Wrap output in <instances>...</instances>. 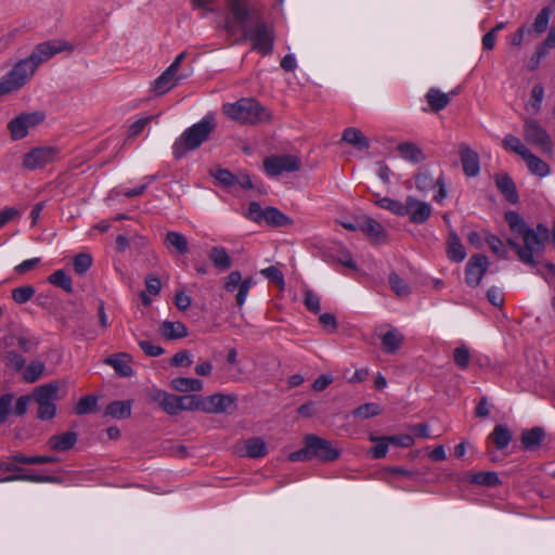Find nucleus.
<instances>
[{
    "mask_svg": "<svg viewBox=\"0 0 555 555\" xmlns=\"http://www.w3.org/2000/svg\"><path fill=\"white\" fill-rule=\"evenodd\" d=\"M245 454L250 459L263 457L268 450L262 438L256 437L245 441Z\"/></svg>",
    "mask_w": 555,
    "mask_h": 555,
    "instance_id": "nucleus-39",
    "label": "nucleus"
},
{
    "mask_svg": "<svg viewBox=\"0 0 555 555\" xmlns=\"http://www.w3.org/2000/svg\"><path fill=\"white\" fill-rule=\"evenodd\" d=\"M437 184V179L433 175L425 170L415 176V186L420 192H428Z\"/></svg>",
    "mask_w": 555,
    "mask_h": 555,
    "instance_id": "nucleus-49",
    "label": "nucleus"
},
{
    "mask_svg": "<svg viewBox=\"0 0 555 555\" xmlns=\"http://www.w3.org/2000/svg\"><path fill=\"white\" fill-rule=\"evenodd\" d=\"M472 482L479 486H498L500 483V478L494 472H481L477 473L472 477Z\"/></svg>",
    "mask_w": 555,
    "mask_h": 555,
    "instance_id": "nucleus-50",
    "label": "nucleus"
},
{
    "mask_svg": "<svg viewBox=\"0 0 555 555\" xmlns=\"http://www.w3.org/2000/svg\"><path fill=\"white\" fill-rule=\"evenodd\" d=\"M485 241L487 242L489 248L491 249V251L494 255H496L499 258H502V259L507 258L508 249L500 237L486 232Z\"/></svg>",
    "mask_w": 555,
    "mask_h": 555,
    "instance_id": "nucleus-42",
    "label": "nucleus"
},
{
    "mask_svg": "<svg viewBox=\"0 0 555 555\" xmlns=\"http://www.w3.org/2000/svg\"><path fill=\"white\" fill-rule=\"evenodd\" d=\"M304 442H305V447L302 449L289 453L288 460L291 462H306V461L312 460L311 451L309 450L308 441H307L306 437H305Z\"/></svg>",
    "mask_w": 555,
    "mask_h": 555,
    "instance_id": "nucleus-60",
    "label": "nucleus"
},
{
    "mask_svg": "<svg viewBox=\"0 0 555 555\" xmlns=\"http://www.w3.org/2000/svg\"><path fill=\"white\" fill-rule=\"evenodd\" d=\"M92 264V258L89 254H78L73 261L74 269L79 275L85 274Z\"/></svg>",
    "mask_w": 555,
    "mask_h": 555,
    "instance_id": "nucleus-56",
    "label": "nucleus"
},
{
    "mask_svg": "<svg viewBox=\"0 0 555 555\" xmlns=\"http://www.w3.org/2000/svg\"><path fill=\"white\" fill-rule=\"evenodd\" d=\"M551 13L552 11L548 7L543 8L535 16L532 26L529 27L531 33L533 31L537 35L543 34L547 29Z\"/></svg>",
    "mask_w": 555,
    "mask_h": 555,
    "instance_id": "nucleus-46",
    "label": "nucleus"
},
{
    "mask_svg": "<svg viewBox=\"0 0 555 555\" xmlns=\"http://www.w3.org/2000/svg\"><path fill=\"white\" fill-rule=\"evenodd\" d=\"M254 285V280L251 276L246 279L242 278V273L240 271H232L224 280L223 287L227 292L233 293L237 291L235 296V301L238 307H242L246 298L248 296L250 287Z\"/></svg>",
    "mask_w": 555,
    "mask_h": 555,
    "instance_id": "nucleus-14",
    "label": "nucleus"
},
{
    "mask_svg": "<svg viewBox=\"0 0 555 555\" xmlns=\"http://www.w3.org/2000/svg\"><path fill=\"white\" fill-rule=\"evenodd\" d=\"M498 450L505 449L512 441V433L505 425H496L489 436Z\"/></svg>",
    "mask_w": 555,
    "mask_h": 555,
    "instance_id": "nucleus-36",
    "label": "nucleus"
},
{
    "mask_svg": "<svg viewBox=\"0 0 555 555\" xmlns=\"http://www.w3.org/2000/svg\"><path fill=\"white\" fill-rule=\"evenodd\" d=\"M171 387L180 392L201 391L203 389V382L190 377H177L171 380Z\"/></svg>",
    "mask_w": 555,
    "mask_h": 555,
    "instance_id": "nucleus-37",
    "label": "nucleus"
},
{
    "mask_svg": "<svg viewBox=\"0 0 555 555\" xmlns=\"http://www.w3.org/2000/svg\"><path fill=\"white\" fill-rule=\"evenodd\" d=\"M78 435L75 431H67L61 435H53L48 440V446L54 451H68L76 444Z\"/></svg>",
    "mask_w": 555,
    "mask_h": 555,
    "instance_id": "nucleus-27",
    "label": "nucleus"
},
{
    "mask_svg": "<svg viewBox=\"0 0 555 555\" xmlns=\"http://www.w3.org/2000/svg\"><path fill=\"white\" fill-rule=\"evenodd\" d=\"M151 400L158 403L162 410L171 416L180 413L178 395L169 393L164 390H155L151 395Z\"/></svg>",
    "mask_w": 555,
    "mask_h": 555,
    "instance_id": "nucleus-20",
    "label": "nucleus"
},
{
    "mask_svg": "<svg viewBox=\"0 0 555 555\" xmlns=\"http://www.w3.org/2000/svg\"><path fill=\"white\" fill-rule=\"evenodd\" d=\"M495 185L498 190L505 196V198L512 203L516 204L518 201V194L516 185L513 179L505 172L498 173L495 176Z\"/></svg>",
    "mask_w": 555,
    "mask_h": 555,
    "instance_id": "nucleus-26",
    "label": "nucleus"
},
{
    "mask_svg": "<svg viewBox=\"0 0 555 555\" xmlns=\"http://www.w3.org/2000/svg\"><path fill=\"white\" fill-rule=\"evenodd\" d=\"M375 205L382 209L389 210L396 216L404 217V203L390 197H382L375 202Z\"/></svg>",
    "mask_w": 555,
    "mask_h": 555,
    "instance_id": "nucleus-45",
    "label": "nucleus"
},
{
    "mask_svg": "<svg viewBox=\"0 0 555 555\" xmlns=\"http://www.w3.org/2000/svg\"><path fill=\"white\" fill-rule=\"evenodd\" d=\"M66 50H72V46L68 42L63 40H49L38 43L27 59L38 68L40 64Z\"/></svg>",
    "mask_w": 555,
    "mask_h": 555,
    "instance_id": "nucleus-11",
    "label": "nucleus"
},
{
    "mask_svg": "<svg viewBox=\"0 0 555 555\" xmlns=\"http://www.w3.org/2000/svg\"><path fill=\"white\" fill-rule=\"evenodd\" d=\"M446 251L448 258L453 262H462L466 257L465 247L454 230L449 231Z\"/></svg>",
    "mask_w": 555,
    "mask_h": 555,
    "instance_id": "nucleus-24",
    "label": "nucleus"
},
{
    "mask_svg": "<svg viewBox=\"0 0 555 555\" xmlns=\"http://www.w3.org/2000/svg\"><path fill=\"white\" fill-rule=\"evenodd\" d=\"M208 257L212 264L220 271H227L232 266V260L224 247L214 246L209 250Z\"/></svg>",
    "mask_w": 555,
    "mask_h": 555,
    "instance_id": "nucleus-31",
    "label": "nucleus"
},
{
    "mask_svg": "<svg viewBox=\"0 0 555 555\" xmlns=\"http://www.w3.org/2000/svg\"><path fill=\"white\" fill-rule=\"evenodd\" d=\"M453 361L460 370H467L470 362V351L466 345H461L453 350Z\"/></svg>",
    "mask_w": 555,
    "mask_h": 555,
    "instance_id": "nucleus-48",
    "label": "nucleus"
},
{
    "mask_svg": "<svg viewBox=\"0 0 555 555\" xmlns=\"http://www.w3.org/2000/svg\"><path fill=\"white\" fill-rule=\"evenodd\" d=\"M245 216L256 223L266 222L272 227H284L292 223V220L278 208L269 206L263 209L257 202L249 204Z\"/></svg>",
    "mask_w": 555,
    "mask_h": 555,
    "instance_id": "nucleus-7",
    "label": "nucleus"
},
{
    "mask_svg": "<svg viewBox=\"0 0 555 555\" xmlns=\"http://www.w3.org/2000/svg\"><path fill=\"white\" fill-rule=\"evenodd\" d=\"M301 168V160L296 155H273L264 158V172L272 178L279 177L286 172H296Z\"/></svg>",
    "mask_w": 555,
    "mask_h": 555,
    "instance_id": "nucleus-8",
    "label": "nucleus"
},
{
    "mask_svg": "<svg viewBox=\"0 0 555 555\" xmlns=\"http://www.w3.org/2000/svg\"><path fill=\"white\" fill-rule=\"evenodd\" d=\"M214 177L216 180H218L221 184L225 186H233L236 184V176H234L230 170L228 169H218Z\"/></svg>",
    "mask_w": 555,
    "mask_h": 555,
    "instance_id": "nucleus-61",
    "label": "nucleus"
},
{
    "mask_svg": "<svg viewBox=\"0 0 555 555\" xmlns=\"http://www.w3.org/2000/svg\"><path fill=\"white\" fill-rule=\"evenodd\" d=\"M369 440L371 442H374L375 446L371 449L370 454L373 459H384L388 452L389 441L387 439V436H375L371 434L369 436Z\"/></svg>",
    "mask_w": 555,
    "mask_h": 555,
    "instance_id": "nucleus-40",
    "label": "nucleus"
},
{
    "mask_svg": "<svg viewBox=\"0 0 555 555\" xmlns=\"http://www.w3.org/2000/svg\"><path fill=\"white\" fill-rule=\"evenodd\" d=\"M489 267L485 255H473L465 267V282L468 286L476 287L480 284Z\"/></svg>",
    "mask_w": 555,
    "mask_h": 555,
    "instance_id": "nucleus-16",
    "label": "nucleus"
},
{
    "mask_svg": "<svg viewBox=\"0 0 555 555\" xmlns=\"http://www.w3.org/2000/svg\"><path fill=\"white\" fill-rule=\"evenodd\" d=\"M201 396L183 395L178 396V405L180 412L182 411H199Z\"/></svg>",
    "mask_w": 555,
    "mask_h": 555,
    "instance_id": "nucleus-52",
    "label": "nucleus"
},
{
    "mask_svg": "<svg viewBox=\"0 0 555 555\" xmlns=\"http://www.w3.org/2000/svg\"><path fill=\"white\" fill-rule=\"evenodd\" d=\"M382 413V408L379 404L377 403H374V402H370V403H364L358 408H356L351 414L354 416V417H358V418H361V420H366V418H370V417H374V416H377Z\"/></svg>",
    "mask_w": 555,
    "mask_h": 555,
    "instance_id": "nucleus-44",
    "label": "nucleus"
},
{
    "mask_svg": "<svg viewBox=\"0 0 555 555\" xmlns=\"http://www.w3.org/2000/svg\"><path fill=\"white\" fill-rule=\"evenodd\" d=\"M224 114L233 120L247 125L270 122V111L254 99H241L223 105Z\"/></svg>",
    "mask_w": 555,
    "mask_h": 555,
    "instance_id": "nucleus-3",
    "label": "nucleus"
},
{
    "mask_svg": "<svg viewBox=\"0 0 555 555\" xmlns=\"http://www.w3.org/2000/svg\"><path fill=\"white\" fill-rule=\"evenodd\" d=\"M48 281L56 286L65 291L66 293L73 292V282L72 279L66 274V272L62 269L54 271L49 278Z\"/></svg>",
    "mask_w": 555,
    "mask_h": 555,
    "instance_id": "nucleus-41",
    "label": "nucleus"
},
{
    "mask_svg": "<svg viewBox=\"0 0 555 555\" xmlns=\"http://www.w3.org/2000/svg\"><path fill=\"white\" fill-rule=\"evenodd\" d=\"M321 298L320 296L311 289H306L304 292V305L306 308L313 313H319L321 310Z\"/></svg>",
    "mask_w": 555,
    "mask_h": 555,
    "instance_id": "nucleus-55",
    "label": "nucleus"
},
{
    "mask_svg": "<svg viewBox=\"0 0 555 555\" xmlns=\"http://www.w3.org/2000/svg\"><path fill=\"white\" fill-rule=\"evenodd\" d=\"M215 119L205 116L198 122L185 129L172 145V154L176 159L182 158L188 152L198 149L215 129Z\"/></svg>",
    "mask_w": 555,
    "mask_h": 555,
    "instance_id": "nucleus-2",
    "label": "nucleus"
},
{
    "mask_svg": "<svg viewBox=\"0 0 555 555\" xmlns=\"http://www.w3.org/2000/svg\"><path fill=\"white\" fill-rule=\"evenodd\" d=\"M234 404V397L231 395L215 393L201 397L199 411L205 413H224Z\"/></svg>",
    "mask_w": 555,
    "mask_h": 555,
    "instance_id": "nucleus-17",
    "label": "nucleus"
},
{
    "mask_svg": "<svg viewBox=\"0 0 555 555\" xmlns=\"http://www.w3.org/2000/svg\"><path fill=\"white\" fill-rule=\"evenodd\" d=\"M105 363L111 365L121 377H129L133 374L131 357L128 353L113 354L105 359Z\"/></svg>",
    "mask_w": 555,
    "mask_h": 555,
    "instance_id": "nucleus-25",
    "label": "nucleus"
},
{
    "mask_svg": "<svg viewBox=\"0 0 555 555\" xmlns=\"http://www.w3.org/2000/svg\"><path fill=\"white\" fill-rule=\"evenodd\" d=\"M44 364L40 361H33L28 364L24 372V379L27 383L37 382L43 374Z\"/></svg>",
    "mask_w": 555,
    "mask_h": 555,
    "instance_id": "nucleus-51",
    "label": "nucleus"
},
{
    "mask_svg": "<svg viewBox=\"0 0 555 555\" xmlns=\"http://www.w3.org/2000/svg\"><path fill=\"white\" fill-rule=\"evenodd\" d=\"M456 94V90H453L450 93H443L437 88H430L426 93V101L430 106V109L438 113L446 108L450 104L451 98Z\"/></svg>",
    "mask_w": 555,
    "mask_h": 555,
    "instance_id": "nucleus-23",
    "label": "nucleus"
},
{
    "mask_svg": "<svg viewBox=\"0 0 555 555\" xmlns=\"http://www.w3.org/2000/svg\"><path fill=\"white\" fill-rule=\"evenodd\" d=\"M319 322L327 334H333L337 331L338 323L333 313L326 312L320 314Z\"/></svg>",
    "mask_w": 555,
    "mask_h": 555,
    "instance_id": "nucleus-59",
    "label": "nucleus"
},
{
    "mask_svg": "<svg viewBox=\"0 0 555 555\" xmlns=\"http://www.w3.org/2000/svg\"><path fill=\"white\" fill-rule=\"evenodd\" d=\"M400 155L413 164H418L425 159L423 151L412 142H403L398 145Z\"/></svg>",
    "mask_w": 555,
    "mask_h": 555,
    "instance_id": "nucleus-35",
    "label": "nucleus"
},
{
    "mask_svg": "<svg viewBox=\"0 0 555 555\" xmlns=\"http://www.w3.org/2000/svg\"><path fill=\"white\" fill-rule=\"evenodd\" d=\"M131 406L130 400L113 401L107 404L105 414L116 420L128 418L131 415Z\"/></svg>",
    "mask_w": 555,
    "mask_h": 555,
    "instance_id": "nucleus-33",
    "label": "nucleus"
},
{
    "mask_svg": "<svg viewBox=\"0 0 555 555\" xmlns=\"http://www.w3.org/2000/svg\"><path fill=\"white\" fill-rule=\"evenodd\" d=\"M433 214V207L429 203L420 201L413 196H408L404 202V216H408L414 224L425 223Z\"/></svg>",
    "mask_w": 555,
    "mask_h": 555,
    "instance_id": "nucleus-15",
    "label": "nucleus"
},
{
    "mask_svg": "<svg viewBox=\"0 0 555 555\" xmlns=\"http://www.w3.org/2000/svg\"><path fill=\"white\" fill-rule=\"evenodd\" d=\"M98 403V399L94 396L88 395L82 397L75 405V413L77 415H85L92 412Z\"/></svg>",
    "mask_w": 555,
    "mask_h": 555,
    "instance_id": "nucleus-53",
    "label": "nucleus"
},
{
    "mask_svg": "<svg viewBox=\"0 0 555 555\" xmlns=\"http://www.w3.org/2000/svg\"><path fill=\"white\" fill-rule=\"evenodd\" d=\"M35 295V288L30 285L16 287L12 291V298L16 304H25Z\"/></svg>",
    "mask_w": 555,
    "mask_h": 555,
    "instance_id": "nucleus-54",
    "label": "nucleus"
},
{
    "mask_svg": "<svg viewBox=\"0 0 555 555\" xmlns=\"http://www.w3.org/2000/svg\"><path fill=\"white\" fill-rule=\"evenodd\" d=\"M544 98V87L541 83H535L531 91L529 104L533 109V113H538L541 109V104Z\"/></svg>",
    "mask_w": 555,
    "mask_h": 555,
    "instance_id": "nucleus-57",
    "label": "nucleus"
},
{
    "mask_svg": "<svg viewBox=\"0 0 555 555\" xmlns=\"http://www.w3.org/2000/svg\"><path fill=\"white\" fill-rule=\"evenodd\" d=\"M60 383H49L34 390V399L38 404L37 417L41 421L52 420L56 414L55 401L59 400Z\"/></svg>",
    "mask_w": 555,
    "mask_h": 555,
    "instance_id": "nucleus-5",
    "label": "nucleus"
},
{
    "mask_svg": "<svg viewBox=\"0 0 555 555\" xmlns=\"http://www.w3.org/2000/svg\"><path fill=\"white\" fill-rule=\"evenodd\" d=\"M505 220L509 225L511 231L522 237L524 246L520 255V261L531 267L537 266L534 256L543 253L545 243L550 238V231L544 224H538L532 229L527 225L525 220L519 214L515 211H507Z\"/></svg>",
    "mask_w": 555,
    "mask_h": 555,
    "instance_id": "nucleus-1",
    "label": "nucleus"
},
{
    "mask_svg": "<svg viewBox=\"0 0 555 555\" xmlns=\"http://www.w3.org/2000/svg\"><path fill=\"white\" fill-rule=\"evenodd\" d=\"M159 332L167 339H179L188 335V328L182 322L164 321Z\"/></svg>",
    "mask_w": 555,
    "mask_h": 555,
    "instance_id": "nucleus-32",
    "label": "nucleus"
},
{
    "mask_svg": "<svg viewBox=\"0 0 555 555\" xmlns=\"http://www.w3.org/2000/svg\"><path fill=\"white\" fill-rule=\"evenodd\" d=\"M522 159L527 163L528 169L532 175H535L541 178L550 175V166L531 152H529Z\"/></svg>",
    "mask_w": 555,
    "mask_h": 555,
    "instance_id": "nucleus-34",
    "label": "nucleus"
},
{
    "mask_svg": "<svg viewBox=\"0 0 555 555\" xmlns=\"http://www.w3.org/2000/svg\"><path fill=\"white\" fill-rule=\"evenodd\" d=\"M43 119L44 115L40 112L20 114L8 124L11 138L13 140L24 139L28 134V130L39 125Z\"/></svg>",
    "mask_w": 555,
    "mask_h": 555,
    "instance_id": "nucleus-12",
    "label": "nucleus"
},
{
    "mask_svg": "<svg viewBox=\"0 0 555 555\" xmlns=\"http://www.w3.org/2000/svg\"><path fill=\"white\" fill-rule=\"evenodd\" d=\"M13 398L12 393H5L0 397V424H3L7 421Z\"/></svg>",
    "mask_w": 555,
    "mask_h": 555,
    "instance_id": "nucleus-63",
    "label": "nucleus"
},
{
    "mask_svg": "<svg viewBox=\"0 0 555 555\" xmlns=\"http://www.w3.org/2000/svg\"><path fill=\"white\" fill-rule=\"evenodd\" d=\"M389 444H393L402 448H410L414 444V438L412 435H392L387 436Z\"/></svg>",
    "mask_w": 555,
    "mask_h": 555,
    "instance_id": "nucleus-62",
    "label": "nucleus"
},
{
    "mask_svg": "<svg viewBox=\"0 0 555 555\" xmlns=\"http://www.w3.org/2000/svg\"><path fill=\"white\" fill-rule=\"evenodd\" d=\"M260 273L270 282L282 287L284 286V275L279 268L270 266L268 268L262 269Z\"/></svg>",
    "mask_w": 555,
    "mask_h": 555,
    "instance_id": "nucleus-58",
    "label": "nucleus"
},
{
    "mask_svg": "<svg viewBox=\"0 0 555 555\" xmlns=\"http://www.w3.org/2000/svg\"><path fill=\"white\" fill-rule=\"evenodd\" d=\"M255 14L245 24L236 21L243 29V37L253 43V50L261 55H269L273 51L274 34L273 30L263 22L258 20L259 12L255 8Z\"/></svg>",
    "mask_w": 555,
    "mask_h": 555,
    "instance_id": "nucleus-4",
    "label": "nucleus"
},
{
    "mask_svg": "<svg viewBox=\"0 0 555 555\" xmlns=\"http://www.w3.org/2000/svg\"><path fill=\"white\" fill-rule=\"evenodd\" d=\"M359 230L369 236L374 243H380L386 240V231L384 227L371 217H365L359 223Z\"/></svg>",
    "mask_w": 555,
    "mask_h": 555,
    "instance_id": "nucleus-22",
    "label": "nucleus"
},
{
    "mask_svg": "<svg viewBox=\"0 0 555 555\" xmlns=\"http://www.w3.org/2000/svg\"><path fill=\"white\" fill-rule=\"evenodd\" d=\"M233 18L245 24L255 14V8L250 7L247 0H230L229 2Z\"/></svg>",
    "mask_w": 555,
    "mask_h": 555,
    "instance_id": "nucleus-28",
    "label": "nucleus"
},
{
    "mask_svg": "<svg viewBox=\"0 0 555 555\" xmlns=\"http://www.w3.org/2000/svg\"><path fill=\"white\" fill-rule=\"evenodd\" d=\"M60 149L56 146H38L31 149L23 157V166L28 170H36L42 168L53 162L60 156Z\"/></svg>",
    "mask_w": 555,
    "mask_h": 555,
    "instance_id": "nucleus-10",
    "label": "nucleus"
},
{
    "mask_svg": "<svg viewBox=\"0 0 555 555\" xmlns=\"http://www.w3.org/2000/svg\"><path fill=\"white\" fill-rule=\"evenodd\" d=\"M343 140L358 150H366L370 144L363 133L356 128H347L343 132Z\"/></svg>",
    "mask_w": 555,
    "mask_h": 555,
    "instance_id": "nucleus-38",
    "label": "nucleus"
},
{
    "mask_svg": "<svg viewBox=\"0 0 555 555\" xmlns=\"http://www.w3.org/2000/svg\"><path fill=\"white\" fill-rule=\"evenodd\" d=\"M545 437V431L541 427H533L521 433V444L526 450L537 449Z\"/></svg>",
    "mask_w": 555,
    "mask_h": 555,
    "instance_id": "nucleus-29",
    "label": "nucleus"
},
{
    "mask_svg": "<svg viewBox=\"0 0 555 555\" xmlns=\"http://www.w3.org/2000/svg\"><path fill=\"white\" fill-rule=\"evenodd\" d=\"M524 138L527 143L539 147L544 154H552V139L547 131L537 120L532 118H527L525 120Z\"/></svg>",
    "mask_w": 555,
    "mask_h": 555,
    "instance_id": "nucleus-9",
    "label": "nucleus"
},
{
    "mask_svg": "<svg viewBox=\"0 0 555 555\" xmlns=\"http://www.w3.org/2000/svg\"><path fill=\"white\" fill-rule=\"evenodd\" d=\"M459 152L464 173L469 178L477 177L480 172L479 155L465 143L460 145Z\"/></svg>",
    "mask_w": 555,
    "mask_h": 555,
    "instance_id": "nucleus-18",
    "label": "nucleus"
},
{
    "mask_svg": "<svg viewBox=\"0 0 555 555\" xmlns=\"http://www.w3.org/2000/svg\"><path fill=\"white\" fill-rule=\"evenodd\" d=\"M167 248L175 250L180 255L189 253V243L185 235L180 232L169 231L165 237Z\"/></svg>",
    "mask_w": 555,
    "mask_h": 555,
    "instance_id": "nucleus-30",
    "label": "nucleus"
},
{
    "mask_svg": "<svg viewBox=\"0 0 555 555\" xmlns=\"http://www.w3.org/2000/svg\"><path fill=\"white\" fill-rule=\"evenodd\" d=\"M503 147L507 151L516 153L522 158L530 152L521 142V140L513 134L505 135L503 139Z\"/></svg>",
    "mask_w": 555,
    "mask_h": 555,
    "instance_id": "nucleus-43",
    "label": "nucleus"
},
{
    "mask_svg": "<svg viewBox=\"0 0 555 555\" xmlns=\"http://www.w3.org/2000/svg\"><path fill=\"white\" fill-rule=\"evenodd\" d=\"M388 283L398 297H405L411 293L408 283L402 280L396 272H391L388 276Z\"/></svg>",
    "mask_w": 555,
    "mask_h": 555,
    "instance_id": "nucleus-47",
    "label": "nucleus"
},
{
    "mask_svg": "<svg viewBox=\"0 0 555 555\" xmlns=\"http://www.w3.org/2000/svg\"><path fill=\"white\" fill-rule=\"evenodd\" d=\"M36 70L30 60L22 59L1 78V87L11 92L16 91L29 81Z\"/></svg>",
    "mask_w": 555,
    "mask_h": 555,
    "instance_id": "nucleus-6",
    "label": "nucleus"
},
{
    "mask_svg": "<svg viewBox=\"0 0 555 555\" xmlns=\"http://www.w3.org/2000/svg\"><path fill=\"white\" fill-rule=\"evenodd\" d=\"M382 349L385 353L395 354L403 345L404 336L400 331L393 326H388V330L380 335Z\"/></svg>",
    "mask_w": 555,
    "mask_h": 555,
    "instance_id": "nucleus-19",
    "label": "nucleus"
},
{
    "mask_svg": "<svg viewBox=\"0 0 555 555\" xmlns=\"http://www.w3.org/2000/svg\"><path fill=\"white\" fill-rule=\"evenodd\" d=\"M139 346L149 357H158L165 352L163 347L155 345L150 340H140Z\"/></svg>",
    "mask_w": 555,
    "mask_h": 555,
    "instance_id": "nucleus-64",
    "label": "nucleus"
},
{
    "mask_svg": "<svg viewBox=\"0 0 555 555\" xmlns=\"http://www.w3.org/2000/svg\"><path fill=\"white\" fill-rule=\"evenodd\" d=\"M184 76H179L170 72L168 68L163 72L153 82V91L157 95H163L173 89Z\"/></svg>",
    "mask_w": 555,
    "mask_h": 555,
    "instance_id": "nucleus-21",
    "label": "nucleus"
},
{
    "mask_svg": "<svg viewBox=\"0 0 555 555\" xmlns=\"http://www.w3.org/2000/svg\"><path fill=\"white\" fill-rule=\"evenodd\" d=\"M306 438L312 459H318L322 462H333L339 457V449L333 446L331 441L313 434L307 435Z\"/></svg>",
    "mask_w": 555,
    "mask_h": 555,
    "instance_id": "nucleus-13",
    "label": "nucleus"
}]
</instances>
